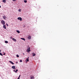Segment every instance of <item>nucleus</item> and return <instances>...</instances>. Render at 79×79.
Returning a JSON list of instances; mask_svg holds the SVG:
<instances>
[{"mask_svg":"<svg viewBox=\"0 0 79 79\" xmlns=\"http://www.w3.org/2000/svg\"><path fill=\"white\" fill-rule=\"evenodd\" d=\"M1 23L3 25H5V21H4L3 20H2L1 21Z\"/></svg>","mask_w":79,"mask_h":79,"instance_id":"obj_1","label":"nucleus"},{"mask_svg":"<svg viewBox=\"0 0 79 79\" xmlns=\"http://www.w3.org/2000/svg\"><path fill=\"white\" fill-rule=\"evenodd\" d=\"M18 20H20V21H22V19L21 17H19L18 18Z\"/></svg>","mask_w":79,"mask_h":79,"instance_id":"obj_2","label":"nucleus"},{"mask_svg":"<svg viewBox=\"0 0 79 79\" xmlns=\"http://www.w3.org/2000/svg\"><path fill=\"white\" fill-rule=\"evenodd\" d=\"M3 28H4V29H6V27L5 26V25H4L3 26Z\"/></svg>","mask_w":79,"mask_h":79,"instance_id":"obj_3","label":"nucleus"},{"mask_svg":"<svg viewBox=\"0 0 79 79\" xmlns=\"http://www.w3.org/2000/svg\"><path fill=\"white\" fill-rule=\"evenodd\" d=\"M32 55H33V56H35V54L34 53H32Z\"/></svg>","mask_w":79,"mask_h":79,"instance_id":"obj_4","label":"nucleus"},{"mask_svg":"<svg viewBox=\"0 0 79 79\" xmlns=\"http://www.w3.org/2000/svg\"><path fill=\"white\" fill-rule=\"evenodd\" d=\"M15 66H13L12 67V68H13V69H15Z\"/></svg>","mask_w":79,"mask_h":79,"instance_id":"obj_5","label":"nucleus"},{"mask_svg":"<svg viewBox=\"0 0 79 79\" xmlns=\"http://www.w3.org/2000/svg\"><path fill=\"white\" fill-rule=\"evenodd\" d=\"M12 40H14V42H16V40L15 39H14V38H13Z\"/></svg>","mask_w":79,"mask_h":79,"instance_id":"obj_6","label":"nucleus"},{"mask_svg":"<svg viewBox=\"0 0 79 79\" xmlns=\"http://www.w3.org/2000/svg\"><path fill=\"white\" fill-rule=\"evenodd\" d=\"M21 39H22V40H24V41H25V40H26L24 38H21Z\"/></svg>","mask_w":79,"mask_h":79,"instance_id":"obj_7","label":"nucleus"},{"mask_svg":"<svg viewBox=\"0 0 79 79\" xmlns=\"http://www.w3.org/2000/svg\"><path fill=\"white\" fill-rule=\"evenodd\" d=\"M9 63H11V64H13V65L14 64V63H13V62H12L11 61H9Z\"/></svg>","mask_w":79,"mask_h":79,"instance_id":"obj_8","label":"nucleus"},{"mask_svg":"<svg viewBox=\"0 0 79 79\" xmlns=\"http://www.w3.org/2000/svg\"><path fill=\"white\" fill-rule=\"evenodd\" d=\"M29 57H27V58L26 59L27 61V62H28V61H29Z\"/></svg>","mask_w":79,"mask_h":79,"instance_id":"obj_9","label":"nucleus"},{"mask_svg":"<svg viewBox=\"0 0 79 79\" xmlns=\"http://www.w3.org/2000/svg\"><path fill=\"white\" fill-rule=\"evenodd\" d=\"M28 38V39H31V36H29Z\"/></svg>","mask_w":79,"mask_h":79,"instance_id":"obj_10","label":"nucleus"},{"mask_svg":"<svg viewBox=\"0 0 79 79\" xmlns=\"http://www.w3.org/2000/svg\"><path fill=\"white\" fill-rule=\"evenodd\" d=\"M3 18V19H6V16H2Z\"/></svg>","mask_w":79,"mask_h":79,"instance_id":"obj_11","label":"nucleus"},{"mask_svg":"<svg viewBox=\"0 0 79 79\" xmlns=\"http://www.w3.org/2000/svg\"><path fill=\"white\" fill-rule=\"evenodd\" d=\"M27 52H30V51H31V50L30 49H27Z\"/></svg>","mask_w":79,"mask_h":79,"instance_id":"obj_12","label":"nucleus"},{"mask_svg":"<svg viewBox=\"0 0 79 79\" xmlns=\"http://www.w3.org/2000/svg\"><path fill=\"white\" fill-rule=\"evenodd\" d=\"M2 2H3V3H6V0H3Z\"/></svg>","mask_w":79,"mask_h":79,"instance_id":"obj_13","label":"nucleus"},{"mask_svg":"<svg viewBox=\"0 0 79 79\" xmlns=\"http://www.w3.org/2000/svg\"><path fill=\"white\" fill-rule=\"evenodd\" d=\"M16 32H18V33H20V31L18 30H17Z\"/></svg>","mask_w":79,"mask_h":79,"instance_id":"obj_14","label":"nucleus"},{"mask_svg":"<svg viewBox=\"0 0 79 79\" xmlns=\"http://www.w3.org/2000/svg\"><path fill=\"white\" fill-rule=\"evenodd\" d=\"M34 77H31V79H34Z\"/></svg>","mask_w":79,"mask_h":79,"instance_id":"obj_15","label":"nucleus"},{"mask_svg":"<svg viewBox=\"0 0 79 79\" xmlns=\"http://www.w3.org/2000/svg\"><path fill=\"white\" fill-rule=\"evenodd\" d=\"M5 43H6V44H7V43H8V42L7 41H5Z\"/></svg>","mask_w":79,"mask_h":79,"instance_id":"obj_16","label":"nucleus"},{"mask_svg":"<svg viewBox=\"0 0 79 79\" xmlns=\"http://www.w3.org/2000/svg\"><path fill=\"white\" fill-rule=\"evenodd\" d=\"M24 3H27V1L26 0H25L24 1Z\"/></svg>","mask_w":79,"mask_h":79,"instance_id":"obj_17","label":"nucleus"},{"mask_svg":"<svg viewBox=\"0 0 79 79\" xmlns=\"http://www.w3.org/2000/svg\"><path fill=\"white\" fill-rule=\"evenodd\" d=\"M0 55H1V56H3V54L2 53L0 52Z\"/></svg>","mask_w":79,"mask_h":79,"instance_id":"obj_18","label":"nucleus"},{"mask_svg":"<svg viewBox=\"0 0 79 79\" xmlns=\"http://www.w3.org/2000/svg\"><path fill=\"white\" fill-rule=\"evenodd\" d=\"M17 71H18V70L16 69V71H15V73H17Z\"/></svg>","mask_w":79,"mask_h":79,"instance_id":"obj_19","label":"nucleus"},{"mask_svg":"<svg viewBox=\"0 0 79 79\" xmlns=\"http://www.w3.org/2000/svg\"><path fill=\"white\" fill-rule=\"evenodd\" d=\"M19 11H20V12H21V9H19Z\"/></svg>","mask_w":79,"mask_h":79,"instance_id":"obj_20","label":"nucleus"},{"mask_svg":"<svg viewBox=\"0 0 79 79\" xmlns=\"http://www.w3.org/2000/svg\"><path fill=\"white\" fill-rule=\"evenodd\" d=\"M16 56L18 58H19V55H16Z\"/></svg>","mask_w":79,"mask_h":79,"instance_id":"obj_21","label":"nucleus"},{"mask_svg":"<svg viewBox=\"0 0 79 79\" xmlns=\"http://www.w3.org/2000/svg\"><path fill=\"white\" fill-rule=\"evenodd\" d=\"M22 60H20V62H21V63L22 62Z\"/></svg>","mask_w":79,"mask_h":79,"instance_id":"obj_22","label":"nucleus"},{"mask_svg":"<svg viewBox=\"0 0 79 79\" xmlns=\"http://www.w3.org/2000/svg\"><path fill=\"white\" fill-rule=\"evenodd\" d=\"M12 38H13V37H12V36H11V37H10V39H12Z\"/></svg>","mask_w":79,"mask_h":79,"instance_id":"obj_23","label":"nucleus"},{"mask_svg":"<svg viewBox=\"0 0 79 79\" xmlns=\"http://www.w3.org/2000/svg\"><path fill=\"white\" fill-rule=\"evenodd\" d=\"M6 24L7 25V26L8 27V24L7 23H6Z\"/></svg>","mask_w":79,"mask_h":79,"instance_id":"obj_24","label":"nucleus"},{"mask_svg":"<svg viewBox=\"0 0 79 79\" xmlns=\"http://www.w3.org/2000/svg\"><path fill=\"white\" fill-rule=\"evenodd\" d=\"M21 77V75H19V77Z\"/></svg>","mask_w":79,"mask_h":79,"instance_id":"obj_25","label":"nucleus"},{"mask_svg":"<svg viewBox=\"0 0 79 79\" xmlns=\"http://www.w3.org/2000/svg\"><path fill=\"white\" fill-rule=\"evenodd\" d=\"M13 0V1H14V2H15V1H16V0Z\"/></svg>","mask_w":79,"mask_h":79,"instance_id":"obj_26","label":"nucleus"},{"mask_svg":"<svg viewBox=\"0 0 79 79\" xmlns=\"http://www.w3.org/2000/svg\"><path fill=\"white\" fill-rule=\"evenodd\" d=\"M20 79L19 77H18L17 79Z\"/></svg>","mask_w":79,"mask_h":79,"instance_id":"obj_27","label":"nucleus"},{"mask_svg":"<svg viewBox=\"0 0 79 79\" xmlns=\"http://www.w3.org/2000/svg\"><path fill=\"white\" fill-rule=\"evenodd\" d=\"M5 55V53H4V54H3V55Z\"/></svg>","mask_w":79,"mask_h":79,"instance_id":"obj_28","label":"nucleus"},{"mask_svg":"<svg viewBox=\"0 0 79 79\" xmlns=\"http://www.w3.org/2000/svg\"><path fill=\"white\" fill-rule=\"evenodd\" d=\"M28 49H29V50H30V48H29Z\"/></svg>","mask_w":79,"mask_h":79,"instance_id":"obj_29","label":"nucleus"},{"mask_svg":"<svg viewBox=\"0 0 79 79\" xmlns=\"http://www.w3.org/2000/svg\"><path fill=\"white\" fill-rule=\"evenodd\" d=\"M14 72H15V70H14Z\"/></svg>","mask_w":79,"mask_h":79,"instance_id":"obj_30","label":"nucleus"},{"mask_svg":"<svg viewBox=\"0 0 79 79\" xmlns=\"http://www.w3.org/2000/svg\"><path fill=\"white\" fill-rule=\"evenodd\" d=\"M23 55H25V54L24 53H23Z\"/></svg>","mask_w":79,"mask_h":79,"instance_id":"obj_31","label":"nucleus"},{"mask_svg":"<svg viewBox=\"0 0 79 79\" xmlns=\"http://www.w3.org/2000/svg\"><path fill=\"white\" fill-rule=\"evenodd\" d=\"M16 64H18V62L16 63Z\"/></svg>","mask_w":79,"mask_h":79,"instance_id":"obj_32","label":"nucleus"},{"mask_svg":"<svg viewBox=\"0 0 79 79\" xmlns=\"http://www.w3.org/2000/svg\"><path fill=\"white\" fill-rule=\"evenodd\" d=\"M0 8H1V6H0Z\"/></svg>","mask_w":79,"mask_h":79,"instance_id":"obj_33","label":"nucleus"},{"mask_svg":"<svg viewBox=\"0 0 79 79\" xmlns=\"http://www.w3.org/2000/svg\"><path fill=\"white\" fill-rule=\"evenodd\" d=\"M0 52H1V51L0 50Z\"/></svg>","mask_w":79,"mask_h":79,"instance_id":"obj_34","label":"nucleus"}]
</instances>
